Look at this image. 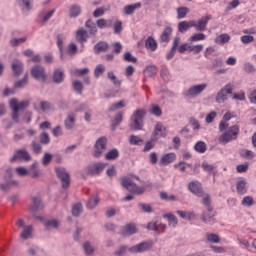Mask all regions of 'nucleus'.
I'll use <instances>...</instances> for the list:
<instances>
[{
  "mask_svg": "<svg viewBox=\"0 0 256 256\" xmlns=\"http://www.w3.org/2000/svg\"><path fill=\"white\" fill-rule=\"evenodd\" d=\"M147 115V110L137 109L130 118L131 131H141L143 129V121Z\"/></svg>",
  "mask_w": 256,
  "mask_h": 256,
  "instance_id": "obj_1",
  "label": "nucleus"
},
{
  "mask_svg": "<svg viewBox=\"0 0 256 256\" xmlns=\"http://www.w3.org/2000/svg\"><path fill=\"white\" fill-rule=\"evenodd\" d=\"M27 107H29V102H19L17 98H12L10 100V109L12 110V121H14L15 123H19V111H24V109H27Z\"/></svg>",
  "mask_w": 256,
  "mask_h": 256,
  "instance_id": "obj_2",
  "label": "nucleus"
},
{
  "mask_svg": "<svg viewBox=\"0 0 256 256\" xmlns=\"http://www.w3.org/2000/svg\"><path fill=\"white\" fill-rule=\"evenodd\" d=\"M121 185L124 189H127L129 193H134L135 195H143L145 192V189L137 186L130 177H123L121 179Z\"/></svg>",
  "mask_w": 256,
  "mask_h": 256,
  "instance_id": "obj_3",
  "label": "nucleus"
},
{
  "mask_svg": "<svg viewBox=\"0 0 256 256\" xmlns=\"http://www.w3.org/2000/svg\"><path fill=\"white\" fill-rule=\"evenodd\" d=\"M239 135V126L234 125L228 128V131L222 134L219 138L220 143H229V141H233V139H237Z\"/></svg>",
  "mask_w": 256,
  "mask_h": 256,
  "instance_id": "obj_4",
  "label": "nucleus"
},
{
  "mask_svg": "<svg viewBox=\"0 0 256 256\" xmlns=\"http://www.w3.org/2000/svg\"><path fill=\"white\" fill-rule=\"evenodd\" d=\"M56 175L60 179L63 189H67L71 183L69 172L64 167H58L56 168Z\"/></svg>",
  "mask_w": 256,
  "mask_h": 256,
  "instance_id": "obj_5",
  "label": "nucleus"
},
{
  "mask_svg": "<svg viewBox=\"0 0 256 256\" xmlns=\"http://www.w3.org/2000/svg\"><path fill=\"white\" fill-rule=\"evenodd\" d=\"M94 157L99 158L103 155V151L107 149V138L105 136L100 137L94 145Z\"/></svg>",
  "mask_w": 256,
  "mask_h": 256,
  "instance_id": "obj_6",
  "label": "nucleus"
},
{
  "mask_svg": "<svg viewBox=\"0 0 256 256\" xmlns=\"http://www.w3.org/2000/svg\"><path fill=\"white\" fill-rule=\"evenodd\" d=\"M153 247V242L143 241L139 244H136L128 249L130 253H145Z\"/></svg>",
  "mask_w": 256,
  "mask_h": 256,
  "instance_id": "obj_7",
  "label": "nucleus"
},
{
  "mask_svg": "<svg viewBox=\"0 0 256 256\" xmlns=\"http://www.w3.org/2000/svg\"><path fill=\"white\" fill-rule=\"evenodd\" d=\"M19 159L20 161L29 162L31 161V154L26 149L17 150L13 157L10 158V163H15Z\"/></svg>",
  "mask_w": 256,
  "mask_h": 256,
  "instance_id": "obj_8",
  "label": "nucleus"
},
{
  "mask_svg": "<svg viewBox=\"0 0 256 256\" xmlns=\"http://www.w3.org/2000/svg\"><path fill=\"white\" fill-rule=\"evenodd\" d=\"M105 167H107V165L101 162L89 165L86 167V174L91 176L100 175Z\"/></svg>",
  "mask_w": 256,
  "mask_h": 256,
  "instance_id": "obj_9",
  "label": "nucleus"
},
{
  "mask_svg": "<svg viewBox=\"0 0 256 256\" xmlns=\"http://www.w3.org/2000/svg\"><path fill=\"white\" fill-rule=\"evenodd\" d=\"M31 75L34 79H37V81H45L47 79L45 68L39 65H36L31 69Z\"/></svg>",
  "mask_w": 256,
  "mask_h": 256,
  "instance_id": "obj_10",
  "label": "nucleus"
},
{
  "mask_svg": "<svg viewBox=\"0 0 256 256\" xmlns=\"http://www.w3.org/2000/svg\"><path fill=\"white\" fill-rule=\"evenodd\" d=\"M213 17L211 15L203 16L197 22L193 21V27L196 31H205L207 29V25L209 21H211Z\"/></svg>",
  "mask_w": 256,
  "mask_h": 256,
  "instance_id": "obj_11",
  "label": "nucleus"
},
{
  "mask_svg": "<svg viewBox=\"0 0 256 256\" xmlns=\"http://www.w3.org/2000/svg\"><path fill=\"white\" fill-rule=\"evenodd\" d=\"M167 130V128H165L163 126V123L161 122H158L156 125H155V129L152 133V136H151V140L152 141H157V136L159 137H166L167 135V132H165Z\"/></svg>",
  "mask_w": 256,
  "mask_h": 256,
  "instance_id": "obj_12",
  "label": "nucleus"
},
{
  "mask_svg": "<svg viewBox=\"0 0 256 256\" xmlns=\"http://www.w3.org/2000/svg\"><path fill=\"white\" fill-rule=\"evenodd\" d=\"M135 233H137V226L134 223L126 224L120 231V235H123V237H129V235H135Z\"/></svg>",
  "mask_w": 256,
  "mask_h": 256,
  "instance_id": "obj_13",
  "label": "nucleus"
},
{
  "mask_svg": "<svg viewBox=\"0 0 256 256\" xmlns=\"http://www.w3.org/2000/svg\"><path fill=\"white\" fill-rule=\"evenodd\" d=\"M188 189L191 193L197 195V197H203V188H201V183L192 181L188 184Z\"/></svg>",
  "mask_w": 256,
  "mask_h": 256,
  "instance_id": "obj_14",
  "label": "nucleus"
},
{
  "mask_svg": "<svg viewBox=\"0 0 256 256\" xmlns=\"http://www.w3.org/2000/svg\"><path fill=\"white\" fill-rule=\"evenodd\" d=\"M41 209H43V200H41V198L37 196L32 197L31 212L33 213V215H35V213H38V211H41Z\"/></svg>",
  "mask_w": 256,
  "mask_h": 256,
  "instance_id": "obj_15",
  "label": "nucleus"
},
{
  "mask_svg": "<svg viewBox=\"0 0 256 256\" xmlns=\"http://www.w3.org/2000/svg\"><path fill=\"white\" fill-rule=\"evenodd\" d=\"M89 39V33L84 28H80L76 31V41L78 43H81L83 45L84 43H87V40Z\"/></svg>",
  "mask_w": 256,
  "mask_h": 256,
  "instance_id": "obj_16",
  "label": "nucleus"
},
{
  "mask_svg": "<svg viewBox=\"0 0 256 256\" xmlns=\"http://www.w3.org/2000/svg\"><path fill=\"white\" fill-rule=\"evenodd\" d=\"M109 51V43L105 41H100L94 46L95 55H99V53H107Z\"/></svg>",
  "mask_w": 256,
  "mask_h": 256,
  "instance_id": "obj_17",
  "label": "nucleus"
},
{
  "mask_svg": "<svg viewBox=\"0 0 256 256\" xmlns=\"http://www.w3.org/2000/svg\"><path fill=\"white\" fill-rule=\"evenodd\" d=\"M171 35H173V28L168 26L160 35V43H169V41H171Z\"/></svg>",
  "mask_w": 256,
  "mask_h": 256,
  "instance_id": "obj_18",
  "label": "nucleus"
},
{
  "mask_svg": "<svg viewBox=\"0 0 256 256\" xmlns=\"http://www.w3.org/2000/svg\"><path fill=\"white\" fill-rule=\"evenodd\" d=\"M76 119H77V116L74 113H69L67 115V118H66L64 124L68 131H71V129H75Z\"/></svg>",
  "mask_w": 256,
  "mask_h": 256,
  "instance_id": "obj_19",
  "label": "nucleus"
},
{
  "mask_svg": "<svg viewBox=\"0 0 256 256\" xmlns=\"http://www.w3.org/2000/svg\"><path fill=\"white\" fill-rule=\"evenodd\" d=\"M205 89H207L206 83L194 85L189 88L188 95H199V93H203V91H205Z\"/></svg>",
  "mask_w": 256,
  "mask_h": 256,
  "instance_id": "obj_20",
  "label": "nucleus"
},
{
  "mask_svg": "<svg viewBox=\"0 0 256 256\" xmlns=\"http://www.w3.org/2000/svg\"><path fill=\"white\" fill-rule=\"evenodd\" d=\"M175 159H177V155L175 153H167L164 154L161 159H160V164L161 165H171V163H173V161H175Z\"/></svg>",
  "mask_w": 256,
  "mask_h": 256,
  "instance_id": "obj_21",
  "label": "nucleus"
},
{
  "mask_svg": "<svg viewBox=\"0 0 256 256\" xmlns=\"http://www.w3.org/2000/svg\"><path fill=\"white\" fill-rule=\"evenodd\" d=\"M23 62L21 60H14L12 62V71L15 77H19L23 73Z\"/></svg>",
  "mask_w": 256,
  "mask_h": 256,
  "instance_id": "obj_22",
  "label": "nucleus"
},
{
  "mask_svg": "<svg viewBox=\"0 0 256 256\" xmlns=\"http://www.w3.org/2000/svg\"><path fill=\"white\" fill-rule=\"evenodd\" d=\"M31 237H33V225H27L20 233V238L27 241V239H31Z\"/></svg>",
  "mask_w": 256,
  "mask_h": 256,
  "instance_id": "obj_23",
  "label": "nucleus"
},
{
  "mask_svg": "<svg viewBox=\"0 0 256 256\" xmlns=\"http://www.w3.org/2000/svg\"><path fill=\"white\" fill-rule=\"evenodd\" d=\"M18 186H19V181L12 180L9 182L1 183L0 189L1 191H4V193H7L8 191H11V187H18Z\"/></svg>",
  "mask_w": 256,
  "mask_h": 256,
  "instance_id": "obj_24",
  "label": "nucleus"
},
{
  "mask_svg": "<svg viewBox=\"0 0 256 256\" xmlns=\"http://www.w3.org/2000/svg\"><path fill=\"white\" fill-rule=\"evenodd\" d=\"M201 220L203 221V223L211 225V223L215 221V211H213V208L212 211L208 212L207 214L202 213Z\"/></svg>",
  "mask_w": 256,
  "mask_h": 256,
  "instance_id": "obj_25",
  "label": "nucleus"
},
{
  "mask_svg": "<svg viewBox=\"0 0 256 256\" xmlns=\"http://www.w3.org/2000/svg\"><path fill=\"white\" fill-rule=\"evenodd\" d=\"M193 20L191 21H181L178 23V31L180 33H185L187 31H189V29H191V27H193Z\"/></svg>",
  "mask_w": 256,
  "mask_h": 256,
  "instance_id": "obj_26",
  "label": "nucleus"
},
{
  "mask_svg": "<svg viewBox=\"0 0 256 256\" xmlns=\"http://www.w3.org/2000/svg\"><path fill=\"white\" fill-rule=\"evenodd\" d=\"M123 122V112H118L112 120L111 131H115Z\"/></svg>",
  "mask_w": 256,
  "mask_h": 256,
  "instance_id": "obj_27",
  "label": "nucleus"
},
{
  "mask_svg": "<svg viewBox=\"0 0 256 256\" xmlns=\"http://www.w3.org/2000/svg\"><path fill=\"white\" fill-rule=\"evenodd\" d=\"M145 47L149 51H157V41L155 40V38L149 36L145 41Z\"/></svg>",
  "mask_w": 256,
  "mask_h": 256,
  "instance_id": "obj_28",
  "label": "nucleus"
},
{
  "mask_svg": "<svg viewBox=\"0 0 256 256\" xmlns=\"http://www.w3.org/2000/svg\"><path fill=\"white\" fill-rule=\"evenodd\" d=\"M231 93H233V85L227 84L218 92L217 97H227V95H231Z\"/></svg>",
  "mask_w": 256,
  "mask_h": 256,
  "instance_id": "obj_29",
  "label": "nucleus"
},
{
  "mask_svg": "<svg viewBox=\"0 0 256 256\" xmlns=\"http://www.w3.org/2000/svg\"><path fill=\"white\" fill-rule=\"evenodd\" d=\"M135 9H141V2L125 6L124 13L125 15H133V13H135Z\"/></svg>",
  "mask_w": 256,
  "mask_h": 256,
  "instance_id": "obj_30",
  "label": "nucleus"
},
{
  "mask_svg": "<svg viewBox=\"0 0 256 256\" xmlns=\"http://www.w3.org/2000/svg\"><path fill=\"white\" fill-rule=\"evenodd\" d=\"M63 79H65V74L63 73V70L56 69L53 74V82L54 83H63Z\"/></svg>",
  "mask_w": 256,
  "mask_h": 256,
  "instance_id": "obj_31",
  "label": "nucleus"
},
{
  "mask_svg": "<svg viewBox=\"0 0 256 256\" xmlns=\"http://www.w3.org/2000/svg\"><path fill=\"white\" fill-rule=\"evenodd\" d=\"M236 189L239 195H245V193H247V182L245 180L238 181Z\"/></svg>",
  "mask_w": 256,
  "mask_h": 256,
  "instance_id": "obj_32",
  "label": "nucleus"
},
{
  "mask_svg": "<svg viewBox=\"0 0 256 256\" xmlns=\"http://www.w3.org/2000/svg\"><path fill=\"white\" fill-rule=\"evenodd\" d=\"M163 218L168 219L169 225H172L173 227H177V225L179 223L177 216H175L172 213L163 214Z\"/></svg>",
  "mask_w": 256,
  "mask_h": 256,
  "instance_id": "obj_33",
  "label": "nucleus"
},
{
  "mask_svg": "<svg viewBox=\"0 0 256 256\" xmlns=\"http://www.w3.org/2000/svg\"><path fill=\"white\" fill-rule=\"evenodd\" d=\"M231 41V36L229 34H221L215 38V43L217 45H225V43H229Z\"/></svg>",
  "mask_w": 256,
  "mask_h": 256,
  "instance_id": "obj_34",
  "label": "nucleus"
},
{
  "mask_svg": "<svg viewBox=\"0 0 256 256\" xmlns=\"http://www.w3.org/2000/svg\"><path fill=\"white\" fill-rule=\"evenodd\" d=\"M81 15V6L74 4L70 7L69 10V17L75 18Z\"/></svg>",
  "mask_w": 256,
  "mask_h": 256,
  "instance_id": "obj_35",
  "label": "nucleus"
},
{
  "mask_svg": "<svg viewBox=\"0 0 256 256\" xmlns=\"http://www.w3.org/2000/svg\"><path fill=\"white\" fill-rule=\"evenodd\" d=\"M205 39H207V36L204 33H196L189 38V42L197 43V41H205Z\"/></svg>",
  "mask_w": 256,
  "mask_h": 256,
  "instance_id": "obj_36",
  "label": "nucleus"
},
{
  "mask_svg": "<svg viewBox=\"0 0 256 256\" xmlns=\"http://www.w3.org/2000/svg\"><path fill=\"white\" fill-rule=\"evenodd\" d=\"M85 27L89 29L90 35H95L97 33V25L92 20H87L85 23Z\"/></svg>",
  "mask_w": 256,
  "mask_h": 256,
  "instance_id": "obj_37",
  "label": "nucleus"
},
{
  "mask_svg": "<svg viewBox=\"0 0 256 256\" xmlns=\"http://www.w3.org/2000/svg\"><path fill=\"white\" fill-rule=\"evenodd\" d=\"M117 157H119V150L115 148L109 151L108 153H106L105 155V159H107V161H115Z\"/></svg>",
  "mask_w": 256,
  "mask_h": 256,
  "instance_id": "obj_38",
  "label": "nucleus"
},
{
  "mask_svg": "<svg viewBox=\"0 0 256 256\" xmlns=\"http://www.w3.org/2000/svg\"><path fill=\"white\" fill-rule=\"evenodd\" d=\"M201 203L205 205L208 213H211L212 207H211V196L209 194H205L204 197L202 198Z\"/></svg>",
  "mask_w": 256,
  "mask_h": 256,
  "instance_id": "obj_39",
  "label": "nucleus"
},
{
  "mask_svg": "<svg viewBox=\"0 0 256 256\" xmlns=\"http://www.w3.org/2000/svg\"><path fill=\"white\" fill-rule=\"evenodd\" d=\"M39 175H41V172L39 171V168H37V162H34L30 168V176L32 179H37Z\"/></svg>",
  "mask_w": 256,
  "mask_h": 256,
  "instance_id": "obj_40",
  "label": "nucleus"
},
{
  "mask_svg": "<svg viewBox=\"0 0 256 256\" xmlns=\"http://www.w3.org/2000/svg\"><path fill=\"white\" fill-rule=\"evenodd\" d=\"M59 225H61V223L57 219H52L45 222L46 229H57Z\"/></svg>",
  "mask_w": 256,
  "mask_h": 256,
  "instance_id": "obj_41",
  "label": "nucleus"
},
{
  "mask_svg": "<svg viewBox=\"0 0 256 256\" xmlns=\"http://www.w3.org/2000/svg\"><path fill=\"white\" fill-rule=\"evenodd\" d=\"M82 213H83V204L78 203L72 207V215L74 217H79Z\"/></svg>",
  "mask_w": 256,
  "mask_h": 256,
  "instance_id": "obj_42",
  "label": "nucleus"
},
{
  "mask_svg": "<svg viewBox=\"0 0 256 256\" xmlns=\"http://www.w3.org/2000/svg\"><path fill=\"white\" fill-rule=\"evenodd\" d=\"M83 249L86 255H93V253H95V247H93L89 241L84 242Z\"/></svg>",
  "mask_w": 256,
  "mask_h": 256,
  "instance_id": "obj_43",
  "label": "nucleus"
},
{
  "mask_svg": "<svg viewBox=\"0 0 256 256\" xmlns=\"http://www.w3.org/2000/svg\"><path fill=\"white\" fill-rule=\"evenodd\" d=\"M194 149L197 153H205V151H207V144L203 141H199L195 144Z\"/></svg>",
  "mask_w": 256,
  "mask_h": 256,
  "instance_id": "obj_44",
  "label": "nucleus"
},
{
  "mask_svg": "<svg viewBox=\"0 0 256 256\" xmlns=\"http://www.w3.org/2000/svg\"><path fill=\"white\" fill-rule=\"evenodd\" d=\"M144 74L146 75V77H155V75H157V67L155 66L146 67V69L144 70Z\"/></svg>",
  "mask_w": 256,
  "mask_h": 256,
  "instance_id": "obj_45",
  "label": "nucleus"
},
{
  "mask_svg": "<svg viewBox=\"0 0 256 256\" xmlns=\"http://www.w3.org/2000/svg\"><path fill=\"white\" fill-rule=\"evenodd\" d=\"M187 13H189V9L187 7H179L177 9V19H185V17H187Z\"/></svg>",
  "mask_w": 256,
  "mask_h": 256,
  "instance_id": "obj_46",
  "label": "nucleus"
},
{
  "mask_svg": "<svg viewBox=\"0 0 256 256\" xmlns=\"http://www.w3.org/2000/svg\"><path fill=\"white\" fill-rule=\"evenodd\" d=\"M99 205V196H95L94 198H90L87 202L88 209H95Z\"/></svg>",
  "mask_w": 256,
  "mask_h": 256,
  "instance_id": "obj_47",
  "label": "nucleus"
},
{
  "mask_svg": "<svg viewBox=\"0 0 256 256\" xmlns=\"http://www.w3.org/2000/svg\"><path fill=\"white\" fill-rule=\"evenodd\" d=\"M107 77L116 87H119V85H121V80L117 79V76H115V73H113L112 71L107 73Z\"/></svg>",
  "mask_w": 256,
  "mask_h": 256,
  "instance_id": "obj_48",
  "label": "nucleus"
},
{
  "mask_svg": "<svg viewBox=\"0 0 256 256\" xmlns=\"http://www.w3.org/2000/svg\"><path fill=\"white\" fill-rule=\"evenodd\" d=\"M207 237V241H209V243H220L221 238L219 237V235L215 234V233H208L206 235Z\"/></svg>",
  "mask_w": 256,
  "mask_h": 256,
  "instance_id": "obj_49",
  "label": "nucleus"
},
{
  "mask_svg": "<svg viewBox=\"0 0 256 256\" xmlns=\"http://www.w3.org/2000/svg\"><path fill=\"white\" fill-rule=\"evenodd\" d=\"M40 143L42 145H49V143H51V138H49V134H47V132H42L40 134Z\"/></svg>",
  "mask_w": 256,
  "mask_h": 256,
  "instance_id": "obj_50",
  "label": "nucleus"
},
{
  "mask_svg": "<svg viewBox=\"0 0 256 256\" xmlns=\"http://www.w3.org/2000/svg\"><path fill=\"white\" fill-rule=\"evenodd\" d=\"M240 156L245 157L246 159H253V157H255V154L251 150L242 149L240 150Z\"/></svg>",
  "mask_w": 256,
  "mask_h": 256,
  "instance_id": "obj_51",
  "label": "nucleus"
},
{
  "mask_svg": "<svg viewBox=\"0 0 256 256\" xmlns=\"http://www.w3.org/2000/svg\"><path fill=\"white\" fill-rule=\"evenodd\" d=\"M123 60L126 61V63H137V57L132 56L131 52H126L123 56Z\"/></svg>",
  "mask_w": 256,
  "mask_h": 256,
  "instance_id": "obj_52",
  "label": "nucleus"
},
{
  "mask_svg": "<svg viewBox=\"0 0 256 256\" xmlns=\"http://www.w3.org/2000/svg\"><path fill=\"white\" fill-rule=\"evenodd\" d=\"M129 143L130 145H141V143H143V139L139 138V136L130 135Z\"/></svg>",
  "mask_w": 256,
  "mask_h": 256,
  "instance_id": "obj_53",
  "label": "nucleus"
},
{
  "mask_svg": "<svg viewBox=\"0 0 256 256\" xmlns=\"http://www.w3.org/2000/svg\"><path fill=\"white\" fill-rule=\"evenodd\" d=\"M52 161H53V154L45 153L42 158V165H44V167H47V165H49V163H51Z\"/></svg>",
  "mask_w": 256,
  "mask_h": 256,
  "instance_id": "obj_54",
  "label": "nucleus"
},
{
  "mask_svg": "<svg viewBox=\"0 0 256 256\" xmlns=\"http://www.w3.org/2000/svg\"><path fill=\"white\" fill-rule=\"evenodd\" d=\"M138 207L142 209L144 213H153V207L151 204L139 203Z\"/></svg>",
  "mask_w": 256,
  "mask_h": 256,
  "instance_id": "obj_55",
  "label": "nucleus"
},
{
  "mask_svg": "<svg viewBox=\"0 0 256 256\" xmlns=\"http://www.w3.org/2000/svg\"><path fill=\"white\" fill-rule=\"evenodd\" d=\"M189 51L194 53V55H197V54L201 53V51H203V44H198V45H194V46L190 45Z\"/></svg>",
  "mask_w": 256,
  "mask_h": 256,
  "instance_id": "obj_56",
  "label": "nucleus"
},
{
  "mask_svg": "<svg viewBox=\"0 0 256 256\" xmlns=\"http://www.w3.org/2000/svg\"><path fill=\"white\" fill-rule=\"evenodd\" d=\"M121 31H123V22H121V20H117L114 23V33L116 35H119V33H121Z\"/></svg>",
  "mask_w": 256,
  "mask_h": 256,
  "instance_id": "obj_57",
  "label": "nucleus"
},
{
  "mask_svg": "<svg viewBox=\"0 0 256 256\" xmlns=\"http://www.w3.org/2000/svg\"><path fill=\"white\" fill-rule=\"evenodd\" d=\"M54 13H55V9L50 10L45 14H41L40 17L42 18V23H47V20L51 19Z\"/></svg>",
  "mask_w": 256,
  "mask_h": 256,
  "instance_id": "obj_58",
  "label": "nucleus"
},
{
  "mask_svg": "<svg viewBox=\"0 0 256 256\" xmlns=\"http://www.w3.org/2000/svg\"><path fill=\"white\" fill-rule=\"evenodd\" d=\"M31 147L36 155H39V153H41L43 149V147H41V144L37 143L36 141H32Z\"/></svg>",
  "mask_w": 256,
  "mask_h": 256,
  "instance_id": "obj_59",
  "label": "nucleus"
},
{
  "mask_svg": "<svg viewBox=\"0 0 256 256\" xmlns=\"http://www.w3.org/2000/svg\"><path fill=\"white\" fill-rule=\"evenodd\" d=\"M103 73H105V67L103 66V64H99L98 66H96L94 70L95 77H101Z\"/></svg>",
  "mask_w": 256,
  "mask_h": 256,
  "instance_id": "obj_60",
  "label": "nucleus"
},
{
  "mask_svg": "<svg viewBox=\"0 0 256 256\" xmlns=\"http://www.w3.org/2000/svg\"><path fill=\"white\" fill-rule=\"evenodd\" d=\"M40 107H41L42 111H51V109H53V104H51L48 101H42L40 103Z\"/></svg>",
  "mask_w": 256,
  "mask_h": 256,
  "instance_id": "obj_61",
  "label": "nucleus"
},
{
  "mask_svg": "<svg viewBox=\"0 0 256 256\" xmlns=\"http://www.w3.org/2000/svg\"><path fill=\"white\" fill-rule=\"evenodd\" d=\"M125 102L121 100L120 102L114 103L108 111H117V109H121L122 107H125Z\"/></svg>",
  "mask_w": 256,
  "mask_h": 256,
  "instance_id": "obj_62",
  "label": "nucleus"
},
{
  "mask_svg": "<svg viewBox=\"0 0 256 256\" xmlns=\"http://www.w3.org/2000/svg\"><path fill=\"white\" fill-rule=\"evenodd\" d=\"M253 203H254V200H253V197H251V196H246L242 200V205L244 207H251V205H253Z\"/></svg>",
  "mask_w": 256,
  "mask_h": 256,
  "instance_id": "obj_63",
  "label": "nucleus"
},
{
  "mask_svg": "<svg viewBox=\"0 0 256 256\" xmlns=\"http://www.w3.org/2000/svg\"><path fill=\"white\" fill-rule=\"evenodd\" d=\"M127 254V246H120L115 252V256H125Z\"/></svg>",
  "mask_w": 256,
  "mask_h": 256,
  "instance_id": "obj_64",
  "label": "nucleus"
}]
</instances>
